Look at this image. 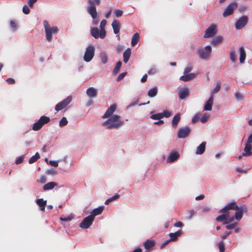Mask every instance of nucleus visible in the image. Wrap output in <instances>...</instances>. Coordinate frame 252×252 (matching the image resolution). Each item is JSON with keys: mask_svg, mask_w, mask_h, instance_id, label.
I'll list each match as a JSON object with an SVG mask.
<instances>
[{"mask_svg": "<svg viewBox=\"0 0 252 252\" xmlns=\"http://www.w3.org/2000/svg\"><path fill=\"white\" fill-rule=\"evenodd\" d=\"M10 27L11 28V29H12L13 31V32H15L17 29V25L16 24V23H15V22H14V21H11L10 22Z\"/></svg>", "mask_w": 252, "mask_h": 252, "instance_id": "obj_48", "label": "nucleus"}, {"mask_svg": "<svg viewBox=\"0 0 252 252\" xmlns=\"http://www.w3.org/2000/svg\"><path fill=\"white\" fill-rule=\"evenodd\" d=\"M42 128L39 122L38 121L34 123L32 127V129L35 131H37L40 130Z\"/></svg>", "mask_w": 252, "mask_h": 252, "instance_id": "obj_41", "label": "nucleus"}, {"mask_svg": "<svg viewBox=\"0 0 252 252\" xmlns=\"http://www.w3.org/2000/svg\"><path fill=\"white\" fill-rule=\"evenodd\" d=\"M236 211L235 213V219L237 220H239L242 218L243 214L248 211V208L246 205H241L239 207L238 206V209Z\"/></svg>", "mask_w": 252, "mask_h": 252, "instance_id": "obj_12", "label": "nucleus"}, {"mask_svg": "<svg viewBox=\"0 0 252 252\" xmlns=\"http://www.w3.org/2000/svg\"><path fill=\"white\" fill-rule=\"evenodd\" d=\"M157 72V70L155 68H151L148 72L149 75H154Z\"/></svg>", "mask_w": 252, "mask_h": 252, "instance_id": "obj_63", "label": "nucleus"}, {"mask_svg": "<svg viewBox=\"0 0 252 252\" xmlns=\"http://www.w3.org/2000/svg\"><path fill=\"white\" fill-rule=\"evenodd\" d=\"M252 145L245 143L244 149V153H242V156L245 157H250L252 155Z\"/></svg>", "mask_w": 252, "mask_h": 252, "instance_id": "obj_16", "label": "nucleus"}, {"mask_svg": "<svg viewBox=\"0 0 252 252\" xmlns=\"http://www.w3.org/2000/svg\"><path fill=\"white\" fill-rule=\"evenodd\" d=\"M94 219L90 215L85 218L79 224V227L83 229H88L93 224Z\"/></svg>", "mask_w": 252, "mask_h": 252, "instance_id": "obj_8", "label": "nucleus"}, {"mask_svg": "<svg viewBox=\"0 0 252 252\" xmlns=\"http://www.w3.org/2000/svg\"><path fill=\"white\" fill-rule=\"evenodd\" d=\"M217 32V26L215 24H212L206 30L205 34L204 35V37H211L215 35Z\"/></svg>", "mask_w": 252, "mask_h": 252, "instance_id": "obj_11", "label": "nucleus"}, {"mask_svg": "<svg viewBox=\"0 0 252 252\" xmlns=\"http://www.w3.org/2000/svg\"><path fill=\"white\" fill-rule=\"evenodd\" d=\"M116 109V104H113L112 105H110V106L107 109L104 114L102 116V118L104 119L110 117L111 116H112V114L115 111Z\"/></svg>", "mask_w": 252, "mask_h": 252, "instance_id": "obj_13", "label": "nucleus"}, {"mask_svg": "<svg viewBox=\"0 0 252 252\" xmlns=\"http://www.w3.org/2000/svg\"><path fill=\"white\" fill-rule=\"evenodd\" d=\"M229 210L227 208L226 206H225L223 208H222L221 209H220V210L219 213H222L223 214H229V213H228Z\"/></svg>", "mask_w": 252, "mask_h": 252, "instance_id": "obj_58", "label": "nucleus"}, {"mask_svg": "<svg viewBox=\"0 0 252 252\" xmlns=\"http://www.w3.org/2000/svg\"><path fill=\"white\" fill-rule=\"evenodd\" d=\"M239 53H240V62L242 63L244 62L246 59V51L244 47L242 46L239 48Z\"/></svg>", "mask_w": 252, "mask_h": 252, "instance_id": "obj_26", "label": "nucleus"}, {"mask_svg": "<svg viewBox=\"0 0 252 252\" xmlns=\"http://www.w3.org/2000/svg\"><path fill=\"white\" fill-rule=\"evenodd\" d=\"M191 130V128L189 126L180 127L178 130L177 136L179 139L186 138L190 135Z\"/></svg>", "mask_w": 252, "mask_h": 252, "instance_id": "obj_4", "label": "nucleus"}, {"mask_svg": "<svg viewBox=\"0 0 252 252\" xmlns=\"http://www.w3.org/2000/svg\"><path fill=\"white\" fill-rule=\"evenodd\" d=\"M227 208L230 210H237L238 206L235 201L231 202L226 205Z\"/></svg>", "mask_w": 252, "mask_h": 252, "instance_id": "obj_37", "label": "nucleus"}, {"mask_svg": "<svg viewBox=\"0 0 252 252\" xmlns=\"http://www.w3.org/2000/svg\"><path fill=\"white\" fill-rule=\"evenodd\" d=\"M155 243H156V242L155 240H151V239H147L146 241H145L144 242L143 245H144L145 249L146 250H150L154 246H155Z\"/></svg>", "mask_w": 252, "mask_h": 252, "instance_id": "obj_20", "label": "nucleus"}, {"mask_svg": "<svg viewBox=\"0 0 252 252\" xmlns=\"http://www.w3.org/2000/svg\"><path fill=\"white\" fill-rule=\"evenodd\" d=\"M46 173L48 174L55 175L57 173V171L53 168L48 169Z\"/></svg>", "mask_w": 252, "mask_h": 252, "instance_id": "obj_60", "label": "nucleus"}, {"mask_svg": "<svg viewBox=\"0 0 252 252\" xmlns=\"http://www.w3.org/2000/svg\"><path fill=\"white\" fill-rule=\"evenodd\" d=\"M38 121L39 122L41 126L42 127L43 125L48 124L50 122V119L48 117L42 116Z\"/></svg>", "mask_w": 252, "mask_h": 252, "instance_id": "obj_32", "label": "nucleus"}, {"mask_svg": "<svg viewBox=\"0 0 252 252\" xmlns=\"http://www.w3.org/2000/svg\"><path fill=\"white\" fill-rule=\"evenodd\" d=\"M72 97L67 96L65 99L58 103L55 107V110L59 111L65 108L71 101Z\"/></svg>", "mask_w": 252, "mask_h": 252, "instance_id": "obj_9", "label": "nucleus"}, {"mask_svg": "<svg viewBox=\"0 0 252 252\" xmlns=\"http://www.w3.org/2000/svg\"><path fill=\"white\" fill-rule=\"evenodd\" d=\"M43 25L45 29L46 38L48 41L50 42L52 38V33H57L58 31V28L57 27L51 28L48 22L46 20L43 21Z\"/></svg>", "mask_w": 252, "mask_h": 252, "instance_id": "obj_2", "label": "nucleus"}, {"mask_svg": "<svg viewBox=\"0 0 252 252\" xmlns=\"http://www.w3.org/2000/svg\"><path fill=\"white\" fill-rule=\"evenodd\" d=\"M219 247L220 252H224L225 250L224 245L223 241L219 242L218 244Z\"/></svg>", "mask_w": 252, "mask_h": 252, "instance_id": "obj_46", "label": "nucleus"}, {"mask_svg": "<svg viewBox=\"0 0 252 252\" xmlns=\"http://www.w3.org/2000/svg\"><path fill=\"white\" fill-rule=\"evenodd\" d=\"M188 211L189 213V215L187 217L188 220H190L196 213V212L193 210H188Z\"/></svg>", "mask_w": 252, "mask_h": 252, "instance_id": "obj_53", "label": "nucleus"}, {"mask_svg": "<svg viewBox=\"0 0 252 252\" xmlns=\"http://www.w3.org/2000/svg\"><path fill=\"white\" fill-rule=\"evenodd\" d=\"M103 122L102 125L108 129H118L124 125V122L120 120L121 117L118 115H113Z\"/></svg>", "mask_w": 252, "mask_h": 252, "instance_id": "obj_1", "label": "nucleus"}, {"mask_svg": "<svg viewBox=\"0 0 252 252\" xmlns=\"http://www.w3.org/2000/svg\"><path fill=\"white\" fill-rule=\"evenodd\" d=\"M123 13V11L121 10L117 9L115 10V14L117 17H121Z\"/></svg>", "mask_w": 252, "mask_h": 252, "instance_id": "obj_57", "label": "nucleus"}, {"mask_svg": "<svg viewBox=\"0 0 252 252\" xmlns=\"http://www.w3.org/2000/svg\"><path fill=\"white\" fill-rule=\"evenodd\" d=\"M37 182L39 183L44 184L46 182V178L45 176L42 175L40 179L37 180Z\"/></svg>", "mask_w": 252, "mask_h": 252, "instance_id": "obj_54", "label": "nucleus"}, {"mask_svg": "<svg viewBox=\"0 0 252 252\" xmlns=\"http://www.w3.org/2000/svg\"><path fill=\"white\" fill-rule=\"evenodd\" d=\"M252 143V134H251L248 137L246 143L251 144Z\"/></svg>", "mask_w": 252, "mask_h": 252, "instance_id": "obj_64", "label": "nucleus"}, {"mask_svg": "<svg viewBox=\"0 0 252 252\" xmlns=\"http://www.w3.org/2000/svg\"><path fill=\"white\" fill-rule=\"evenodd\" d=\"M73 218V216L72 215H70L65 217H61L60 220L63 221H69L72 220Z\"/></svg>", "mask_w": 252, "mask_h": 252, "instance_id": "obj_47", "label": "nucleus"}, {"mask_svg": "<svg viewBox=\"0 0 252 252\" xmlns=\"http://www.w3.org/2000/svg\"><path fill=\"white\" fill-rule=\"evenodd\" d=\"M209 117V116L207 114H206V113L204 114L202 116V117L200 119L201 122L202 123H205L208 120Z\"/></svg>", "mask_w": 252, "mask_h": 252, "instance_id": "obj_45", "label": "nucleus"}, {"mask_svg": "<svg viewBox=\"0 0 252 252\" xmlns=\"http://www.w3.org/2000/svg\"><path fill=\"white\" fill-rule=\"evenodd\" d=\"M237 224H238L237 222H234L233 223L227 224L225 226V228L227 229H229V230L232 229H234L237 226Z\"/></svg>", "mask_w": 252, "mask_h": 252, "instance_id": "obj_50", "label": "nucleus"}, {"mask_svg": "<svg viewBox=\"0 0 252 252\" xmlns=\"http://www.w3.org/2000/svg\"><path fill=\"white\" fill-rule=\"evenodd\" d=\"M126 74H127L126 72H123V73H121V74H120L116 79L117 81V82L120 81L126 76Z\"/></svg>", "mask_w": 252, "mask_h": 252, "instance_id": "obj_51", "label": "nucleus"}, {"mask_svg": "<svg viewBox=\"0 0 252 252\" xmlns=\"http://www.w3.org/2000/svg\"><path fill=\"white\" fill-rule=\"evenodd\" d=\"M122 62L121 61H119L117 63L116 65L114 68V69L113 70V74H116L118 71H119L121 66H122Z\"/></svg>", "mask_w": 252, "mask_h": 252, "instance_id": "obj_39", "label": "nucleus"}, {"mask_svg": "<svg viewBox=\"0 0 252 252\" xmlns=\"http://www.w3.org/2000/svg\"><path fill=\"white\" fill-rule=\"evenodd\" d=\"M158 92V88L156 86L150 89L148 92L147 94L150 97H154L157 95Z\"/></svg>", "mask_w": 252, "mask_h": 252, "instance_id": "obj_31", "label": "nucleus"}, {"mask_svg": "<svg viewBox=\"0 0 252 252\" xmlns=\"http://www.w3.org/2000/svg\"><path fill=\"white\" fill-rule=\"evenodd\" d=\"M40 158V155L38 152H36V154L32 156L29 160V163L30 164L33 163L35 162L38 159Z\"/></svg>", "mask_w": 252, "mask_h": 252, "instance_id": "obj_38", "label": "nucleus"}, {"mask_svg": "<svg viewBox=\"0 0 252 252\" xmlns=\"http://www.w3.org/2000/svg\"><path fill=\"white\" fill-rule=\"evenodd\" d=\"M140 38L139 34L138 33H134L132 37L131 45L132 46H135L138 42Z\"/></svg>", "mask_w": 252, "mask_h": 252, "instance_id": "obj_34", "label": "nucleus"}, {"mask_svg": "<svg viewBox=\"0 0 252 252\" xmlns=\"http://www.w3.org/2000/svg\"><path fill=\"white\" fill-rule=\"evenodd\" d=\"M106 23L107 22L105 20H103L101 21L99 26L100 30H104V28L106 26Z\"/></svg>", "mask_w": 252, "mask_h": 252, "instance_id": "obj_62", "label": "nucleus"}, {"mask_svg": "<svg viewBox=\"0 0 252 252\" xmlns=\"http://www.w3.org/2000/svg\"><path fill=\"white\" fill-rule=\"evenodd\" d=\"M36 203L40 207L41 211H45V208L47 204V200H44L43 198L37 199L36 200Z\"/></svg>", "mask_w": 252, "mask_h": 252, "instance_id": "obj_25", "label": "nucleus"}, {"mask_svg": "<svg viewBox=\"0 0 252 252\" xmlns=\"http://www.w3.org/2000/svg\"><path fill=\"white\" fill-rule=\"evenodd\" d=\"M206 142L205 141L202 142L197 147L196 151V154L202 155L205 150Z\"/></svg>", "mask_w": 252, "mask_h": 252, "instance_id": "obj_23", "label": "nucleus"}, {"mask_svg": "<svg viewBox=\"0 0 252 252\" xmlns=\"http://www.w3.org/2000/svg\"><path fill=\"white\" fill-rule=\"evenodd\" d=\"M22 10L23 12L25 14H28L30 12V10L27 5H24V6L23 7Z\"/></svg>", "mask_w": 252, "mask_h": 252, "instance_id": "obj_56", "label": "nucleus"}, {"mask_svg": "<svg viewBox=\"0 0 252 252\" xmlns=\"http://www.w3.org/2000/svg\"><path fill=\"white\" fill-rule=\"evenodd\" d=\"M88 3L90 5H99L100 0H89Z\"/></svg>", "mask_w": 252, "mask_h": 252, "instance_id": "obj_49", "label": "nucleus"}, {"mask_svg": "<svg viewBox=\"0 0 252 252\" xmlns=\"http://www.w3.org/2000/svg\"><path fill=\"white\" fill-rule=\"evenodd\" d=\"M199 119V114H196L194 116V117L192 118L191 122L193 124L196 123Z\"/></svg>", "mask_w": 252, "mask_h": 252, "instance_id": "obj_59", "label": "nucleus"}, {"mask_svg": "<svg viewBox=\"0 0 252 252\" xmlns=\"http://www.w3.org/2000/svg\"><path fill=\"white\" fill-rule=\"evenodd\" d=\"M192 66L190 64H189L185 69L184 70V74H188L189 72H190L192 70Z\"/></svg>", "mask_w": 252, "mask_h": 252, "instance_id": "obj_52", "label": "nucleus"}, {"mask_svg": "<svg viewBox=\"0 0 252 252\" xmlns=\"http://www.w3.org/2000/svg\"><path fill=\"white\" fill-rule=\"evenodd\" d=\"M88 12L91 15L93 18H95L97 17V12L96 8L94 5H90L88 8Z\"/></svg>", "mask_w": 252, "mask_h": 252, "instance_id": "obj_27", "label": "nucleus"}, {"mask_svg": "<svg viewBox=\"0 0 252 252\" xmlns=\"http://www.w3.org/2000/svg\"><path fill=\"white\" fill-rule=\"evenodd\" d=\"M195 77V74L191 73L189 74H184V75L181 76L180 78V80L184 82H188L189 81L192 80Z\"/></svg>", "mask_w": 252, "mask_h": 252, "instance_id": "obj_19", "label": "nucleus"}, {"mask_svg": "<svg viewBox=\"0 0 252 252\" xmlns=\"http://www.w3.org/2000/svg\"><path fill=\"white\" fill-rule=\"evenodd\" d=\"M68 124V121L66 118L63 117L59 122V126L61 127L66 126Z\"/></svg>", "mask_w": 252, "mask_h": 252, "instance_id": "obj_43", "label": "nucleus"}, {"mask_svg": "<svg viewBox=\"0 0 252 252\" xmlns=\"http://www.w3.org/2000/svg\"><path fill=\"white\" fill-rule=\"evenodd\" d=\"M104 209V206H100L96 208H94L91 212V214H90V215L92 216V217L94 219V217L96 216L100 215L102 213Z\"/></svg>", "mask_w": 252, "mask_h": 252, "instance_id": "obj_21", "label": "nucleus"}, {"mask_svg": "<svg viewBox=\"0 0 252 252\" xmlns=\"http://www.w3.org/2000/svg\"><path fill=\"white\" fill-rule=\"evenodd\" d=\"M212 52V47L210 45H207L204 48H199L197 50L200 59L207 61L209 58Z\"/></svg>", "mask_w": 252, "mask_h": 252, "instance_id": "obj_3", "label": "nucleus"}, {"mask_svg": "<svg viewBox=\"0 0 252 252\" xmlns=\"http://www.w3.org/2000/svg\"><path fill=\"white\" fill-rule=\"evenodd\" d=\"M113 29V32L115 34H117L119 32L120 30L121 24L119 21L114 20L111 25Z\"/></svg>", "mask_w": 252, "mask_h": 252, "instance_id": "obj_22", "label": "nucleus"}, {"mask_svg": "<svg viewBox=\"0 0 252 252\" xmlns=\"http://www.w3.org/2000/svg\"><path fill=\"white\" fill-rule=\"evenodd\" d=\"M181 119V114L179 113H177L173 117L172 121V126L174 128L177 127L178 123Z\"/></svg>", "mask_w": 252, "mask_h": 252, "instance_id": "obj_24", "label": "nucleus"}, {"mask_svg": "<svg viewBox=\"0 0 252 252\" xmlns=\"http://www.w3.org/2000/svg\"><path fill=\"white\" fill-rule=\"evenodd\" d=\"M99 58L101 63L103 64H105L108 62V56L107 54L103 51H102L99 54Z\"/></svg>", "mask_w": 252, "mask_h": 252, "instance_id": "obj_33", "label": "nucleus"}, {"mask_svg": "<svg viewBox=\"0 0 252 252\" xmlns=\"http://www.w3.org/2000/svg\"><path fill=\"white\" fill-rule=\"evenodd\" d=\"M183 232L181 230H178L175 233H170L169 236H170V240L171 241H176L178 237L182 234Z\"/></svg>", "mask_w": 252, "mask_h": 252, "instance_id": "obj_28", "label": "nucleus"}, {"mask_svg": "<svg viewBox=\"0 0 252 252\" xmlns=\"http://www.w3.org/2000/svg\"><path fill=\"white\" fill-rule=\"evenodd\" d=\"M91 34L95 39L98 38L103 39L105 37L106 32L105 30H100L99 31L97 28L95 27L91 29Z\"/></svg>", "mask_w": 252, "mask_h": 252, "instance_id": "obj_6", "label": "nucleus"}, {"mask_svg": "<svg viewBox=\"0 0 252 252\" xmlns=\"http://www.w3.org/2000/svg\"><path fill=\"white\" fill-rule=\"evenodd\" d=\"M163 118L162 113L153 114L150 116V118L153 120H160Z\"/></svg>", "mask_w": 252, "mask_h": 252, "instance_id": "obj_42", "label": "nucleus"}, {"mask_svg": "<svg viewBox=\"0 0 252 252\" xmlns=\"http://www.w3.org/2000/svg\"><path fill=\"white\" fill-rule=\"evenodd\" d=\"M248 22V17L244 15L240 17L236 22L235 27L237 30H241L243 28Z\"/></svg>", "mask_w": 252, "mask_h": 252, "instance_id": "obj_10", "label": "nucleus"}, {"mask_svg": "<svg viewBox=\"0 0 252 252\" xmlns=\"http://www.w3.org/2000/svg\"><path fill=\"white\" fill-rule=\"evenodd\" d=\"M229 216V214H222L216 218V220L218 222H224L227 220V218Z\"/></svg>", "mask_w": 252, "mask_h": 252, "instance_id": "obj_35", "label": "nucleus"}, {"mask_svg": "<svg viewBox=\"0 0 252 252\" xmlns=\"http://www.w3.org/2000/svg\"><path fill=\"white\" fill-rule=\"evenodd\" d=\"M189 95V89L187 87H183L179 91V98L183 100Z\"/></svg>", "mask_w": 252, "mask_h": 252, "instance_id": "obj_15", "label": "nucleus"}, {"mask_svg": "<svg viewBox=\"0 0 252 252\" xmlns=\"http://www.w3.org/2000/svg\"><path fill=\"white\" fill-rule=\"evenodd\" d=\"M95 48L92 45H89L86 49L84 55V60L86 62H90L94 56Z\"/></svg>", "mask_w": 252, "mask_h": 252, "instance_id": "obj_5", "label": "nucleus"}, {"mask_svg": "<svg viewBox=\"0 0 252 252\" xmlns=\"http://www.w3.org/2000/svg\"><path fill=\"white\" fill-rule=\"evenodd\" d=\"M180 157L179 153L177 151L172 152L166 159L167 163H171L176 161Z\"/></svg>", "mask_w": 252, "mask_h": 252, "instance_id": "obj_14", "label": "nucleus"}, {"mask_svg": "<svg viewBox=\"0 0 252 252\" xmlns=\"http://www.w3.org/2000/svg\"><path fill=\"white\" fill-rule=\"evenodd\" d=\"M237 8V3L236 2H232L228 4L224 10L222 16L224 17H226L231 15L235 9Z\"/></svg>", "mask_w": 252, "mask_h": 252, "instance_id": "obj_7", "label": "nucleus"}, {"mask_svg": "<svg viewBox=\"0 0 252 252\" xmlns=\"http://www.w3.org/2000/svg\"><path fill=\"white\" fill-rule=\"evenodd\" d=\"M86 94L90 98L95 97L97 95V91L94 87H89L86 91Z\"/></svg>", "mask_w": 252, "mask_h": 252, "instance_id": "obj_18", "label": "nucleus"}, {"mask_svg": "<svg viewBox=\"0 0 252 252\" xmlns=\"http://www.w3.org/2000/svg\"><path fill=\"white\" fill-rule=\"evenodd\" d=\"M49 163L52 166L57 167L58 166V161L50 160Z\"/></svg>", "mask_w": 252, "mask_h": 252, "instance_id": "obj_61", "label": "nucleus"}, {"mask_svg": "<svg viewBox=\"0 0 252 252\" xmlns=\"http://www.w3.org/2000/svg\"><path fill=\"white\" fill-rule=\"evenodd\" d=\"M57 186V183L54 182H51L44 185L43 187V189L44 190H48L53 189L55 187Z\"/></svg>", "mask_w": 252, "mask_h": 252, "instance_id": "obj_30", "label": "nucleus"}, {"mask_svg": "<svg viewBox=\"0 0 252 252\" xmlns=\"http://www.w3.org/2000/svg\"><path fill=\"white\" fill-rule=\"evenodd\" d=\"M162 114L163 117L168 118L171 115L172 113L170 111L165 110L162 113Z\"/></svg>", "mask_w": 252, "mask_h": 252, "instance_id": "obj_55", "label": "nucleus"}, {"mask_svg": "<svg viewBox=\"0 0 252 252\" xmlns=\"http://www.w3.org/2000/svg\"><path fill=\"white\" fill-rule=\"evenodd\" d=\"M213 101H214V96L212 94H211L208 100L206 101L204 107V110L205 111H211L212 109V105L213 104Z\"/></svg>", "mask_w": 252, "mask_h": 252, "instance_id": "obj_17", "label": "nucleus"}, {"mask_svg": "<svg viewBox=\"0 0 252 252\" xmlns=\"http://www.w3.org/2000/svg\"><path fill=\"white\" fill-rule=\"evenodd\" d=\"M222 40V36H218L216 37L213 38L211 41V44L213 46H216L218 44L220 43Z\"/></svg>", "mask_w": 252, "mask_h": 252, "instance_id": "obj_36", "label": "nucleus"}, {"mask_svg": "<svg viewBox=\"0 0 252 252\" xmlns=\"http://www.w3.org/2000/svg\"><path fill=\"white\" fill-rule=\"evenodd\" d=\"M236 57L235 50H231L230 52V59L232 62L234 63L236 61Z\"/></svg>", "mask_w": 252, "mask_h": 252, "instance_id": "obj_40", "label": "nucleus"}, {"mask_svg": "<svg viewBox=\"0 0 252 252\" xmlns=\"http://www.w3.org/2000/svg\"><path fill=\"white\" fill-rule=\"evenodd\" d=\"M221 87V84L218 83L215 88L211 92V94L213 95L214 94L217 93L220 90Z\"/></svg>", "mask_w": 252, "mask_h": 252, "instance_id": "obj_44", "label": "nucleus"}, {"mask_svg": "<svg viewBox=\"0 0 252 252\" xmlns=\"http://www.w3.org/2000/svg\"><path fill=\"white\" fill-rule=\"evenodd\" d=\"M131 55V49L127 48L123 53L124 62L127 63Z\"/></svg>", "mask_w": 252, "mask_h": 252, "instance_id": "obj_29", "label": "nucleus"}]
</instances>
